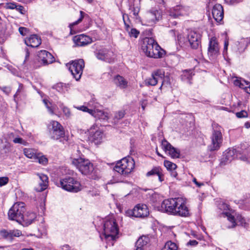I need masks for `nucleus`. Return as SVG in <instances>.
Listing matches in <instances>:
<instances>
[{
  "label": "nucleus",
  "instance_id": "1",
  "mask_svg": "<svg viewBox=\"0 0 250 250\" xmlns=\"http://www.w3.org/2000/svg\"><path fill=\"white\" fill-rule=\"evenodd\" d=\"M159 210L162 212L183 217L187 216L189 214L188 209L181 198L165 200L162 203Z\"/></svg>",
  "mask_w": 250,
  "mask_h": 250
},
{
  "label": "nucleus",
  "instance_id": "2",
  "mask_svg": "<svg viewBox=\"0 0 250 250\" xmlns=\"http://www.w3.org/2000/svg\"><path fill=\"white\" fill-rule=\"evenodd\" d=\"M71 164L76 167L84 175L91 174L93 170V164L88 160L80 156H75L74 154L71 158Z\"/></svg>",
  "mask_w": 250,
  "mask_h": 250
},
{
  "label": "nucleus",
  "instance_id": "3",
  "mask_svg": "<svg viewBox=\"0 0 250 250\" xmlns=\"http://www.w3.org/2000/svg\"><path fill=\"white\" fill-rule=\"evenodd\" d=\"M119 228L115 219L108 217L104 221L103 236L106 240H113L118 234Z\"/></svg>",
  "mask_w": 250,
  "mask_h": 250
},
{
  "label": "nucleus",
  "instance_id": "4",
  "mask_svg": "<svg viewBox=\"0 0 250 250\" xmlns=\"http://www.w3.org/2000/svg\"><path fill=\"white\" fill-rule=\"evenodd\" d=\"M135 162L130 157H125L118 161L114 167V170L124 176H127L134 169Z\"/></svg>",
  "mask_w": 250,
  "mask_h": 250
},
{
  "label": "nucleus",
  "instance_id": "5",
  "mask_svg": "<svg viewBox=\"0 0 250 250\" xmlns=\"http://www.w3.org/2000/svg\"><path fill=\"white\" fill-rule=\"evenodd\" d=\"M25 211L24 203L23 202L16 203L9 210L8 218L9 220L16 221L20 224L22 223Z\"/></svg>",
  "mask_w": 250,
  "mask_h": 250
},
{
  "label": "nucleus",
  "instance_id": "6",
  "mask_svg": "<svg viewBox=\"0 0 250 250\" xmlns=\"http://www.w3.org/2000/svg\"><path fill=\"white\" fill-rule=\"evenodd\" d=\"M58 186L63 189L73 192H77L82 189V186L80 182L73 177H66L60 180Z\"/></svg>",
  "mask_w": 250,
  "mask_h": 250
},
{
  "label": "nucleus",
  "instance_id": "7",
  "mask_svg": "<svg viewBox=\"0 0 250 250\" xmlns=\"http://www.w3.org/2000/svg\"><path fill=\"white\" fill-rule=\"evenodd\" d=\"M211 144L208 146L211 151L218 150L222 143L223 136L221 133V127L213 126L212 135L211 136Z\"/></svg>",
  "mask_w": 250,
  "mask_h": 250
},
{
  "label": "nucleus",
  "instance_id": "8",
  "mask_svg": "<svg viewBox=\"0 0 250 250\" xmlns=\"http://www.w3.org/2000/svg\"><path fill=\"white\" fill-rule=\"evenodd\" d=\"M84 62L83 59L72 61L69 65V70L76 81L79 80L83 74Z\"/></svg>",
  "mask_w": 250,
  "mask_h": 250
},
{
  "label": "nucleus",
  "instance_id": "9",
  "mask_svg": "<svg viewBox=\"0 0 250 250\" xmlns=\"http://www.w3.org/2000/svg\"><path fill=\"white\" fill-rule=\"evenodd\" d=\"M50 137L53 140H58L64 136L63 126L57 121H52L48 126Z\"/></svg>",
  "mask_w": 250,
  "mask_h": 250
},
{
  "label": "nucleus",
  "instance_id": "10",
  "mask_svg": "<svg viewBox=\"0 0 250 250\" xmlns=\"http://www.w3.org/2000/svg\"><path fill=\"white\" fill-rule=\"evenodd\" d=\"M126 214L128 216L144 218L148 215L149 211L146 205L138 204L132 210H127Z\"/></svg>",
  "mask_w": 250,
  "mask_h": 250
},
{
  "label": "nucleus",
  "instance_id": "11",
  "mask_svg": "<svg viewBox=\"0 0 250 250\" xmlns=\"http://www.w3.org/2000/svg\"><path fill=\"white\" fill-rule=\"evenodd\" d=\"M161 17L160 11L156 9H152L147 12L145 16V24L147 26H152L159 21Z\"/></svg>",
  "mask_w": 250,
  "mask_h": 250
},
{
  "label": "nucleus",
  "instance_id": "12",
  "mask_svg": "<svg viewBox=\"0 0 250 250\" xmlns=\"http://www.w3.org/2000/svg\"><path fill=\"white\" fill-rule=\"evenodd\" d=\"M189 9L181 5H176L168 11V16L173 19L188 15Z\"/></svg>",
  "mask_w": 250,
  "mask_h": 250
},
{
  "label": "nucleus",
  "instance_id": "13",
  "mask_svg": "<svg viewBox=\"0 0 250 250\" xmlns=\"http://www.w3.org/2000/svg\"><path fill=\"white\" fill-rule=\"evenodd\" d=\"M187 39L192 49H197L201 46V35L199 33L190 30L188 34Z\"/></svg>",
  "mask_w": 250,
  "mask_h": 250
},
{
  "label": "nucleus",
  "instance_id": "14",
  "mask_svg": "<svg viewBox=\"0 0 250 250\" xmlns=\"http://www.w3.org/2000/svg\"><path fill=\"white\" fill-rule=\"evenodd\" d=\"M88 139L90 141L94 142L95 144H98L102 142L104 133L101 130L96 129L95 126L93 125L88 130Z\"/></svg>",
  "mask_w": 250,
  "mask_h": 250
},
{
  "label": "nucleus",
  "instance_id": "15",
  "mask_svg": "<svg viewBox=\"0 0 250 250\" xmlns=\"http://www.w3.org/2000/svg\"><path fill=\"white\" fill-rule=\"evenodd\" d=\"M219 48L215 37H212L209 41L208 47V55L210 59H214L219 54Z\"/></svg>",
  "mask_w": 250,
  "mask_h": 250
},
{
  "label": "nucleus",
  "instance_id": "16",
  "mask_svg": "<svg viewBox=\"0 0 250 250\" xmlns=\"http://www.w3.org/2000/svg\"><path fill=\"white\" fill-rule=\"evenodd\" d=\"M164 76V70L159 69L155 71L152 73L150 78L145 80V83L147 85H156L160 80H162Z\"/></svg>",
  "mask_w": 250,
  "mask_h": 250
},
{
  "label": "nucleus",
  "instance_id": "17",
  "mask_svg": "<svg viewBox=\"0 0 250 250\" xmlns=\"http://www.w3.org/2000/svg\"><path fill=\"white\" fill-rule=\"evenodd\" d=\"M162 146L165 152L172 158H178L180 157V152L177 148L173 147L169 142L164 139L162 141Z\"/></svg>",
  "mask_w": 250,
  "mask_h": 250
},
{
  "label": "nucleus",
  "instance_id": "18",
  "mask_svg": "<svg viewBox=\"0 0 250 250\" xmlns=\"http://www.w3.org/2000/svg\"><path fill=\"white\" fill-rule=\"evenodd\" d=\"M38 61L43 65H47L54 62L53 55L46 50H41L38 54Z\"/></svg>",
  "mask_w": 250,
  "mask_h": 250
},
{
  "label": "nucleus",
  "instance_id": "19",
  "mask_svg": "<svg viewBox=\"0 0 250 250\" xmlns=\"http://www.w3.org/2000/svg\"><path fill=\"white\" fill-rule=\"evenodd\" d=\"M73 41L76 45L78 46H85L93 42L91 38L84 34L75 36L73 37Z\"/></svg>",
  "mask_w": 250,
  "mask_h": 250
},
{
  "label": "nucleus",
  "instance_id": "20",
  "mask_svg": "<svg viewBox=\"0 0 250 250\" xmlns=\"http://www.w3.org/2000/svg\"><path fill=\"white\" fill-rule=\"evenodd\" d=\"M113 52L105 49H100L96 53L97 58L108 62H111L113 59L112 57Z\"/></svg>",
  "mask_w": 250,
  "mask_h": 250
},
{
  "label": "nucleus",
  "instance_id": "21",
  "mask_svg": "<svg viewBox=\"0 0 250 250\" xmlns=\"http://www.w3.org/2000/svg\"><path fill=\"white\" fill-rule=\"evenodd\" d=\"M213 18L217 22H220L224 18V10L220 4H216L214 5L212 10Z\"/></svg>",
  "mask_w": 250,
  "mask_h": 250
},
{
  "label": "nucleus",
  "instance_id": "22",
  "mask_svg": "<svg viewBox=\"0 0 250 250\" xmlns=\"http://www.w3.org/2000/svg\"><path fill=\"white\" fill-rule=\"evenodd\" d=\"M37 175L40 179V182L38 186L35 187V190L38 192H41L47 188L48 184V178L47 175L42 173H38Z\"/></svg>",
  "mask_w": 250,
  "mask_h": 250
},
{
  "label": "nucleus",
  "instance_id": "23",
  "mask_svg": "<svg viewBox=\"0 0 250 250\" xmlns=\"http://www.w3.org/2000/svg\"><path fill=\"white\" fill-rule=\"evenodd\" d=\"M25 43L31 47H37L41 44V40L36 35H32L24 40Z\"/></svg>",
  "mask_w": 250,
  "mask_h": 250
},
{
  "label": "nucleus",
  "instance_id": "24",
  "mask_svg": "<svg viewBox=\"0 0 250 250\" xmlns=\"http://www.w3.org/2000/svg\"><path fill=\"white\" fill-rule=\"evenodd\" d=\"M36 217V214L34 212L28 211L25 214H23V220L20 224L23 226H28L35 221Z\"/></svg>",
  "mask_w": 250,
  "mask_h": 250
},
{
  "label": "nucleus",
  "instance_id": "25",
  "mask_svg": "<svg viewBox=\"0 0 250 250\" xmlns=\"http://www.w3.org/2000/svg\"><path fill=\"white\" fill-rule=\"evenodd\" d=\"M157 43L154 40L151 38H145L142 40L141 48L146 56L148 55V48L152 45H154Z\"/></svg>",
  "mask_w": 250,
  "mask_h": 250
},
{
  "label": "nucleus",
  "instance_id": "26",
  "mask_svg": "<svg viewBox=\"0 0 250 250\" xmlns=\"http://www.w3.org/2000/svg\"><path fill=\"white\" fill-rule=\"evenodd\" d=\"M155 48L152 49V51L148 52L147 57L154 58H162L164 55V51L161 49L160 46L156 43L154 44Z\"/></svg>",
  "mask_w": 250,
  "mask_h": 250
},
{
  "label": "nucleus",
  "instance_id": "27",
  "mask_svg": "<svg viewBox=\"0 0 250 250\" xmlns=\"http://www.w3.org/2000/svg\"><path fill=\"white\" fill-rule=\"evenodd\" d=\"M156 175L158 176L159 180L162 182L164 180L163 170L160 167H154L151 170L147 172L146 174V176H150Z\"/></svg>",
  "mask_w": 250,
  "mask_h": 250
},
{
  "label": "nucleus",
  "instance_id": "28",
  "mask_svg": "<svg viewBox=\"0 0 250 250\" xmlns=\"http://www.w3.org/2000/svg\"><path fill=\"white\" fill-rule=\"evenodd\" d=\"M114 83L121 89H125L127 86V81L122 76L117 75L113 80Z\"/></svg>",
  "mask_w": 250,
  "mask_h": 250
},
{
  "label": "nucleus",
  "instance_id": "29",
  "mask_svg": "<svg viewBox=\"0 0 250 250\" xmlns=\"http://www.w3.org/2000/svg\"><path fill=\"white\" fill-rule=\"evenodd\" d=\"M235 151L234 149H229L224 155V158L222 159L226 163L230 162L235 157Z\"/></svg>",
  "mask_w": 250,
  "mask_h": 250
},
{
  "label": "nucleus",
  "instance_id": "30",
  "mask_svg": "<svg viewBox=\"0 0 250 250\" xmlns=\"http://www.w3.org/2000/svg\"><path fill=\"white\" fill-rule=\"evenodd\" d=\"M92 115L102 121H107L108 119V114L101 110H94Z\"/></svg>",
  "mask_w": 250,
  "mask_h": 250
},
{
  "label": "nucleus",
  "instance_id": "31",
  "mask_svg": "<svg viewBox=\"0 0 250 250\" xmlns=\"http://www.w3.org/2000/svg\"><path fill=\"white\" fill-rule=\"evenodd\" d=\"M149 242V238L147 236H142L140 237L135 244L136 247L144 248L146 247V245Z\"/></svg>",
  "mask_w": 250,
  "mask_h": 250
},
{
  "label": "nucleus",
  "instance_id": "32",
  "mask_svg": "<svg viewBox=\"0 0 250 250\" xmlns=\"http://www.w3.org/2000/svg\"><path fill=\"white\" fill-rule=\"evenodd\" d=\"M52 88L56 89L60 93H64L66 91H68L69 85L62 83H59L53 85Z\"/></svg>",
  "mask_w": 250,
  "mask_h": 250
},
{
  "label": "nucleus",
  "instance_id": "33",
  "mask_svg": "<svg viewBox=\"0 0 250 250\" xmlns=\"http://www.w3.org/2000/svg\"><path fill=\"white\" fill-rule=\"evenodd\" d=\"M24 155L28 158L35 159L37 156V150L32 148H24L23 149Z\"/></svg>",
  "mask_w": 250,
  "mask_h": 250
},
{
  "label": "nucleus",
  "instance_id": "34",
  "mask_svg": "<svg viewBox=\"0 0 250 250\" xmlns=\"http://www.w3.org/2000/svg\"><path fill=\"white\" fill-rule=\"evenodd\" d=\"M177 247L175 243L171 241L167 242L166 243L164 248L162 250H177Z\"/></svg>",
  "mask_w": 250,
  "mask_h": 250
},
{
  "label": "nucleus",
  "instance_id": "35",
  "mask_svg": "<svg viewBox=\"0 0 250 250\" xmlns=\"http://www.w3.org/2000/svg\"><path fill=\"white\" fill-rule=\"evenodd\" d=\"M164 166L169 171L171 170H175L177 168V166L175 164L169 161H164Z\"/></svg>",
  "mask_w": 250,
  "mask_h": 250
},
{
  "label": "nucleus",
  "instance_id": "36",
  "mask_svg": "<svg viewBox=\"0 0 250 250\" xmlns=\"http://www.w3.org/2000/svg\"><path fill=\"white\" fill-rule=\"evenodd\" d=\"M37 157L35 160H38L40 164L46 165L48 162V159L44 156L42 155L40 153H38Z\"/></svg>",
  "mask_w": 250,
  "mask_h": 250
},
{
  "label": "nucleus",
  "instance_id": "37",
  "mask_svg": "<svg viewBox=\"0 0 250 250\" xmlns=\"http://www.w3.org/2000/svg\"><path fill=\"white\" fill-rule=\"evenodd\" d=\"M24 93L23 85L22 83H19V88L14 96V101L17 102V99L18 96L20 94H23Z\"/></svg>",
  "mask_w": 250,
  "mask_h": 250
},
{
  "label": "nucleus",
  "instance_id": "38",
  "mask_svg": "<svg viewBox=\"0 0 250 250\" xmlns=\"http://www.w3.org/2000/svg\"><path fill=\"white\" fill-rule=\"evenodd\" d=\"M162 84L160 87V89H161L162 87H169L170 86V79L168 77H165V75L164 76V78L162 79Z\"/></svg>",
  "mask_w": 250,
  "mask_h": 250
},
{
  "label": "nucleus",
  "instance_id": "39",
  "mask_svg": "<svg viewBox=\"0 0 250 250\" xmlns=\"http://www.w3.org/2000/svg\"><path fill=\"white\" fill-rule=\"evenodd\" d=\"M0 235L4 238L7 240H11V237L10 235V230H2L0 232Z\"/></svg>",
  "mask_w": 250,
  "mask_h": 250
},
{
  "label": "nucleus",
  "instance_id": "40",
  "mask_svg": "<svg viewBox=\"0 0 250 250\" xmlns=\"http://www.w3.org/2000/svg\"><path fill=\"white\" fill-rule=\"evenodd\" d=\"M84 15H85V14L82 11H81L80 18L77 21L70 24L69 27L71 29L74 26L80 23L82 21L83 19Z\"/></svg>",
  "mask_w": 250,
  "mask_h": 250
},
{
  "label": "nucleus",
  "instance_id": "41",
  "mask_svg": "<svg viewBox=\"0 0 250 250\" xmlns=\"http://www.w3.org/2000/svg\"><path fill=\"white\" fill-rule=\"evenodd\" d=\"M225 214L228 217V220L232 223L231 227H234L236 225L234 217L229 212L225 213Z\"/></svg>",
  "mask_w": 250,
  "mask_h": 250
},
{
  "label": "nucleus",
  "instance_id": "42",
  "mask_svg": "<svg viewBox=\"0 0 250 250\" xmlns=\"http://www.w3.org/2000/svg\"><path fill=\"white\" fill-rule=\"evenodd\" d=\"M128 32L129 35L130 37H134L135 38H136L138 36V35L140 33L139 31H138L135 28H131Z\"/></svg>",
  "mask_w": 250,
  "mask_h": 250
},
{
  "label": "nucleus",
  "instance_id": "43",
  "mask_svg": "<svg viewBox=\"0 0 250 250\" xmlns=\"http://www.w3.org/2000/svg\"><path fill=\"white\" fill-rule=\"evenodd\" d=\"M10 235L12 239L14 237H19L21 235V231L18 229L10 230Z\"/></svg>",
  "mask_w": 250,
  "mask_h": 250
},
{
  "label": "nucleus",
  "instance_id": "44",
  "mask_svg": "<svg viewBox=\"0 0 250 250\" xmlns=\"http://www.w3.org/2000/svg\"><path fill=\"white\" fill-rule=\"evenodd\" d=\"M194 75V74L193 73L192 70H185L184 71V76L186 77L189 80L192 78V76Z\"/></svg>",
  "mask_w": 250,
  "mask_h": 250
},
{
  "label": "nucleus",
  "instance_id": "45",
  "mask_svg": "<svg viewBox=\"0 0 250 250\" xmlns=\"http://www.w3.org/2000/svg\"><path fill=\"white\" fill-rule=\"evenodd\" d=\"M76 108L78 109L82 110L83 111L87 112L91 115H92V112L94 111V110L88 109L86 106L83 105L77 107Z\"/></svg>",
  "mask_w": 250,
  "mask_h": 250
},
{
  "label": "nucleus",
  "instance_id": "46",
  "mask_svg": "<svg viewBox=\"0 0 250 250\" xmlns=\"http://www.w3.org/2000/svg\"><path fill=\"white\" fill-rule=\"evenodd\" d=\"M236 116L239 118H245L248 116V113L245 110H242L240 112H237Z\"/></svg>",
  "mask_w": 250,
  "mask_h": 250
},
{
  "label": "nucleus",
  "instance_id": "47",
  "mask_svg": "<svg viewBox=\"0 0 250 250\" xmlns=\"http://www.w3.org/2000/svg\"><path fill=\"white\" fill-rule=\"evenodd\" d=\"M20 33L22 36H25L29 32V29L24 27H20L19 28Z\"/></svg>",
  "mask_w": 250,
  "mask_h": 250
},
{
  "label": "nucleus",
  "instance_id": "48",
  "mask_svg": "<svg viewBox=\"0 0 250 250\" xmlns=\"http://www.w3.org/2000/svg\"><path fill=\"white\" fill-rule=\"evenodd\" d=\"M62 110L63 113H64V114L65 115V116L66 117L69 118L70 117L71 112H70V109L68 108H67V107H65V106H63L62 108Z\"/></svg>",
  "mask_w": 250,
  "mask_h": 250
},
{
  "label": "nucleus",
  "instance_id": "49",
  "mask_svg": "<svg viewBox=\"0 0 250 250\" xmlns=\"http://www.w3.org/2000/svg\"><path fill=\"white\" fill-rule=\"evenodd\" d=\"M125 116V111H120L116 113L115 115L114 118L117 120L123 118Z\"/></svg>",
  "mask_w": 250,
  "mask_h": 250
},
{
  "label": "nucleus",
  "instance_id": "50",
  "mask_svg": "<svg viewBox=\"0 0 250 250\" xmlns=\"http://www.w3.org/2000/svg\"><path fill=\"white\" fill-rule=\"evenodd\" d=\"M224 1L228 4L234 5L242 2L243 0H224Z\"/></svg>",
  "mask_w": 250,
  "mask_h": 250
},
{
  "label": "nucleus",
  "instance_id": "51",
  "mask_svg": "<svg viewBox=\"0 0 250 250\" xmlns=\"http://www.w3.org/2000/svg\"><path fill=\"white\" fill-rule=\"evenodd\" d=\"M0 88L6 95H9V94L11 91V88L10 87H9V86L0 87Z\"/></svg>",
  "mask_w": 250,
  "mask_h": 250
},
{
  "label": "nucleus",
  "instance_id": "52",
  "mask_svg": "<svg viewBox=\"0 0 250 250\" xmlns=\"http://www.w3.org/2000/svg\"><path fill=\"white\" fill-rule=\"evenodd\" d=\"M15 9H16L17 11L20 12L21 14H24L25 12L24 8L23 6L17 4L16 5V7L15 8Z\"/></svg>",
  "mask_w": 250,
  "mask_h": 250
},
{
  "label": "nucleus",
  "instance_id": "53",
  "mask_svg": "<svg viewBox=\"0 0 250 250\" xmlns=\"http://www.w3.org/2000/svg\"><path fill=\"white\" fill-rule=\"evenodd\" d=\"M8 182V178L7 177H0V186H2L6 185Z\"/></svg>",
  "mask_w": 250,
  "mask_h": 250
},
{
  "label": "nucleus",
  "instance_id": "54",
  "mask_svg": "<svg viewBox=\"0 0 250 250\" xmlns=\"http://www.w3.org/2000/svg\"><path fill=\"white\" fill-rule=\"evenodd\" d=\"M17 3H7L6 4V8L9 9H14L16 7Z\"/></svg>",
  "mask_w": 250,
  "mask_h": 250
},
{
  "label": "nucleus",
  "instance_id": "55",
  "mask_svg": "<svg viewBox=\"0 0 250 250\" xmlns=\"http://www.w3.org/2000/svg\"><path fill=\"white\" fill-rule=\"evenodd\" d=\"M13 142L16 144H24L25 141L21 138H16L13 140Z\"/></svg>",
  "mask_w": 250,
  "mask_h": 250
},
{
  "label": "nucleus",
  "instance_id": "56",
  "mask_svg": "<svg viewBox=\"0 0 250 250\" xmlns=\"http://www.w3.org/2000/svg\"><path fill=\"white\" fill-rule=\"evenodd\" d=\"M140 9L138 7H134L133 6L132 11L133 15L137 18V17L138 16V13L139 12Z\"/></svg>",
  "mask_w": 250,
  "mask_h": 250
},
{
  "label": "nucleus",
  "instance_id": "57",
  "mask_svg": "<svg viewBox=\"0 0 250 250\" xmlns=\"http://www.w3.org/2000/svg\"><path fill=\"white\" fill-rule=\"evenodd\" d=\"M237 220L238 221V222H239L240 224L241 225H243V224H245V220L241 216H238L237 217Z\"/></svg>",
  "mask_w": 250,
  "mask_h": 250
},
{
  "label": "nucleus",
  "instance_id": "58",
  "mask_svg": "<svg viewBox=\"0 0 250 250\" xmlns=\"http://www.w3.org/2000/svg\"><path fill=\"white\" fill-rule=\"evenodd\" d=\"M198 242L196 240H190L188 243L187 245H190L191 246H195L198 244Z\"/></svg>",
  "mask_w": 250,
  "mask_h": 250
},
{
  "label": "nucleus",
  "instance_id": "59",
  "mask_svg": "<svg viewBox=\"0 0 250 250\" xmlns=\"http://www.w3.org/2000/svg\"><path fill=\"white\" fill-rule=\"evenodd\" d=\"M123 19H124L125 25V29L127 32H128L130 30V28L129 24H127L125 20V15H123Z\"/></svg>",
  "mask_w": 250,
  "mask_h": 250
},
{
  "label": "nucleus",
  "instance_id": "60",
  "mask_svg": "<svg viewBox=\"0 0 250 250\" xmlns=\"http://www.w3.org/2000/svg\"><path fill=\"white\" fill-rule=\"evenodd\" d=\"M170 173V175L171 176L173 177H176L177 175V172L175 171V170H171L169 171Z\"/></svg>",
  "mask_w": 250,
  "mask_h": 250
},
{
  "label": "nucleus",
  "instance_id": "61",
  "mask_svg": "<svg viewBox=\"0 0 250 250\" xmlns=\"http://www.w3.org/2000/svg\"><path fill=\"white\" fill-rule=\"evenodd\" d=\"M234 84L236 85L239 86L240 88H243L242 86L243 84L241 83V82L239 80H236L234 82Z\"/></svg>",
  "mask_w": 250,
  "mask_h": 250
},
{
  "label": "nucleus",
  "instance_id": "62",
  "mask_svg": "<svg viewBox=\"0 0 250 250\" xmlns=\"http://www.w3.org/2000/svg\"><path fill=\"white\" fill-rule=\"evenodd\" d=\"M193 182L197 186V187H201L202 186L204 185V184L203 183H198L196 178H194L193 179Z\"/></svg>",
  "mask_w": 250,
  "mask_h": 250
},
{
  "label": "nucleus",
  "instance_id": "63",
  "mask_svg": "<svg viewBox=\"0 0 250 250\" xmlns=\"http://www.w3.org/2000/svg\"><path fill=\"white\" fill-rule=\"evenodd\" d=\"M62 250H69V246L68 245H65L61 247Z\"/></svg>",
  "mask_w": 250,
  "mask_h": 250
},
{
  "label": "nucleus",
  "instance_id": "64",
  "mask_svg": "<svg viewBox=\"0 0 250 250\" xmlns=\"http://www.w3.org/2000/svg\"><path fill=\"white\" fill-rule=\"evenodd\" d=\"M245 90L247 93L250 94V85L246 87Z\"/></svg>",
  "mask_w": 250,
  "mask_h": 250
}]
</instances>
